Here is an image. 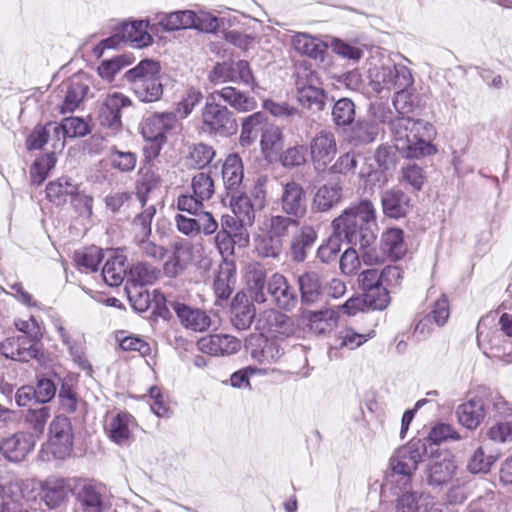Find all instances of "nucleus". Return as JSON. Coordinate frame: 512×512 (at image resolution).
Instances as JSON below:
<instances>
[{"label":"nucleus","instance_id":"f257e3e1","mask_svg":"<svg viewBox=\"0 0 512 512\" xmlns=\"http://www.w3.org/2000/svg\"><path fill=\"white\" fill-rule=\"evenodd\" d=\"M390 130L396 150L405 158H419L436 152L430 143L434 128L424 120L398 117L391 121Z\"/></svg>","mask_w":512,"mask_h":512},{"label":"nucleus","instance_id":"f03ea898","mask_svg":"<svg viewBox=\"0 0 512 512\" xmlns=\"http://www.w3.org/2000/svg\"><path fill=\"white\" fill-rule=\"evenodd\" d=\"M332 227L352 245L367 246L376 239V211L369 200L360 201L334 219Z\"/></svg>","mask_w":512,"mask_h":512},{"label":"nucleus","instance_id":"7ed1b4c3","mask_svg":"<svg viewBox=\"0 0 512 512\" xmlns=\"http://www.w3.org/2000/svg\"><path fill=\"white\" fill-rule=\"evenodd\" d=\"M291 225H297V222L280 215L265 219L255 239L258 254L266 258L278 257L282 252L284 238L288 235Z\"/></svg>","mask_w":512,"mask_h":512},{"label":"nucleus","instance_id":"20e7f679","mask_svg":"<svg viewBox=\"0 0 512 512\" xmlns=\"http://www.w3.org/2000/svg\"><path fill=\"white\" fill-rule=\"evenodd\" d=\"M486 405L491 409L493 422L487 431V437L495 443L512 442V403L498 392H489Z\"/></svg>","mask_w":512,"mask_h":512},{"label":"nucleus","instance_id":"39448f33","mask_svg":"<svg viewBox=\"0 0 512 512\" xmlns=\"http://www.w3.org/2000/svg\"><path fill=\"white\" fill-rule=\"evenodd\" d=\"M73 432L70 420L65 416H56L49 427V440L41 450L39 457L43 461L51 458L63 460L71 455Z\"/></svg>","mask_w":512,"mask_h":512},{"label":"nucleus","instance_id":"423d86ee","mask_svg":"<svg viewBox=\"0 0 512 512\" xmlns=\"http://www.w3.org/2000/svg\"><path fill=\"white\" fill-rule=\"evenodd\" d=\"M201 116L204 130L209 134L229 137L237 133L238 124L234 114L216 100L207 98Z\"/></svg>","mask_w":512,"mask_h":512},{"label":"nucleus","instance_id":"0eeeda50","mask_svg":"<svg viewBox=\"0 0 512 512\" xmlns=\"http://www.w3.org/2000/svg\"><path fill=\"white\" fill-rule=\"evenodd\" d=\"M424 447L418 443H412L406 447L398 449L390 458V467L392 477L403 486L410 483L418 464L422 460Z\"/></svg>","mask_w":512,"mask_h":512},{"label":"nucleus","instance_id":"6e6552de","mask_svg":"<svg viewBox=\"0 0 512 512\" xmlns=\"http://www.w3.org/2000/svg\"><path fill=\"white\" fill-rule=\"evenodd\" d=\"M208 80L215 85L226 82L241 83L253 91L258 87L249 63L245 60L216 63L208 74Z\"/></svg>","mask_w":512,"mask_h":512},{"label":"nucleus","instance_id":"1a4fd4ad","mask_svg":"<svg viewBox=\"0 0 512 512\" xmlns=\"http://www.w3.org/2000/svg\"><path fill=\"white\" fill-rule=\"evenodd\" d=\"M256 328L261 335L274 339L292 337L298 330L297 325L289 316L274 309L260 313L256 321Z\"/></svg>","mask_w":512,"mask_h":512},{"label":"nucleus","instance_id":"9d476101","mask_svg":"<svg viewBox=\"0 0 512 512\" xmlns=\"http://www.w3.org/2000/svg\"><path fill=\"white\" fill-rule=\"evenodd\" d=\"M130 105L131 100L122 93L107 94L98 101L97 119L100 125L110 129L112 133L118 132L122 127L121 110Z\"/></svg>","mask_w":512,"mask_h":512},{"label":"nucleus","instance_id":"9b49d317","mask_svg":"<svg viewBox=\"0 0 512 512\" xmlns=\"http://www.w3.org/2000/svg\"><path fill=\"white\" fill-rule=\"evenodd\" d=\"M75 497L82 512H105L110 507L106 486L93 481H82L76 487Z\"/></svg>","mask_w":512,"mask_h":512},{"label":"nucleus","instance_id":"f8f14e48","mask_svg":"<svg viewBox=\"0 0 512 512\" xmlns=\"http://www.w3.org/2000/svg\"><path fill=\"white\" fill-rule=\"evenodd\" d=\"M148 26L149 23L145 20L123 23L118 32L114 36L103 40L102 44L106 48H112L123 41L133 47H146L152 43V37L147 31Z\"/></svg>","mask_w":512,"mask_h":512},{"label":"nucleus","instance_id":"ddd939ff","mask_svg":"<svg viewBox=\"0 0 512 512\" xmlns=\"http://www.w3.org/2000/svg\"><path fill=\"white\" fill-rule=\"evenodd\" d=\"M35 444L33 434L17 432L0 441V454L10 462L19 463L33 451Z\"/></svg>","mask_w":512,"mask_h":512},{"label":"nucleus","instance_id":"4468645a","mask_svg":"<svg viewBox=\"0 0 512 512\" xmlns=\"http://www.w3.org/2000/svg\"><path fill=\"white\" fill-rule=\"evenodd\" d=\"M178 126L177 116L173 112L155 113L145 118L141 124V133L146 140L162 143L167 132Z\"/></svg>","mask_w":512,"mask_h":512},{"label":"nucleus","instance_id":"2eb2a0df","mask_svg":"<svg viewBox=\"0 0 512 512\" xmlns=\"http://www.w3.org/2000/svg\"><path fill=\"white\" fill-rule=\"evenodd\" d=\"M0 351L6 358L27 362L38 357L40 342L32 341L27 336L11 337L0 344Z\"/></svg>","mask_w":512,"mask_h":512},{"label":"nucleus","instance_id":"dca6fc26","mask_svg":"<svg viewBox=\"0 0 512 512\" xmlns=\"http://www.w3.org/2000/svg\"><path fill=\"white\" fill-rule=\"evenodd\" d=\"M89 90V80L84 75H74L61 85L64 94L60 107L61 113L74 111L83 101Z\"/></svg>","mask_w":512,"mask_h":512},{"label":"nucleus","instance_id":"f3484780","mask_svg":"<svg viewBox=\"0 0 512 512\" xmlns=\"http://www.w3.org/2000/svg\"><path fill=\"white\" fill-rule=\"evenodd\" d=\"M374 71L375 81L389 89H407L413 84L412 74L404 65H386Z\"/></svg>","mask_w":512,"mask_h":512},{"label":"nucleus","instance_id":"a211bd4d","mask_svg":"<svg viewBox=\"0 0 512 512\" xmlns=\"http://www.w3.org/2000/svg\"><path fill=\"white\" fill-rule=\"evenodd\" d=\"M170 305L185 328L203 332L211 326V318L205 311L180 302H171Z\"/></svg>","mask_w":512,"mask_h":512},{"label":"nucleus","instance_id":"6ab92c4d","mask_svg":"<svg viewBox=\"0 0 512 512\" xmlns=\"http://www.w3.org/2000/svg\"><path fill=\"white\" fill-rule=\"evenodd\" d=\"M198 344L201 351L214 356L235 354L241 348V341L227 334H213L203 337Z\"/></svg>","mask_w":512,"mask_h":512},{"label":"nucleus","instance_id":"aec40b11","mask_svg":"<svg viewBox=\"0 0 512 512\" xmlns=\"http://www.w3.org/2000/svg\"><path fill=\"white\" fill-rule=\"evenodd\" d=\"M267 291L272 296L276 305L285 310H290L297 303V296L287 279L280 273H274L267 283Z\"/></svg>","mask_w":512,"mask_h":512},{"label":"nucleus","instance_id":"412c9836","mask_svg":"<svg viewBox=\"0 0 512 512\" xmlns=\"http://www.w3.org/2000/svg\"><path fill=\"white\" fill-rule=\"evenodd\" d=\"M371 337V334H358L352 330H344L339 334L334 335V337L327 343L328 350L327 356L329 360H339L342 358V350L349 349L354 350L363 343L367 341V339Z\"/></svg>","mask_w":512,"mask_h":512},{"label":"nucleus","instance_id":"4be33fe9","mask_svg":"<svg viewBox=\"0 0 512 512\" xmlns=\"http://www.w3.org/2000/svg\"><path fill=\"white\" fill-rule=\"evenodd\" d=\"M70 489L69 480L49 477L42 485V499L50 509L58 508L67 501Z\"/></svg>","mask_w":512,"mask_h":512},{"label":"nucleus","instance_id":"5701e85b","mask_svg":"<svg viewBox=\"0 0 512 512\" xmlns=\"http://www.w3.org/2000/svg\"><path fill=\"white\" fill-rule=\"evenodd\" d=\"M217 97L238 112H249L257 108V101L254 97H250L232 86L223 87L209 95L210 100H216Z\"/></svg>","mask_w":512,"mask_h":512},{"label":"nucleus","instance_id":"b1692460","mask_svg":"<svg viewBox=\"0 0 512 512\" xmlns=\"http://www.w3.org/2000/svg\"><path fill=\"white\" fill-rule=\"evenodd\" d=\"M256 316V309L246 295L237 294L231 305V322L238 330H247Z\"/></svg>","mask_w":512,"mask_h":512},{"label":"nucleus","instance_id":"393cba45","mask_svg":"<svg viewBox=\"0 0 512 512\" xmlns=\"http://www.w3.org/2000/svg\"><path fill=\"white\" fill-rule=\"evenodd\" d=\"M245 281L248 290L253 294L257 303L266 301V269L260 263H249L245 268Z\"/></svg>","mask_w":512,"mask_h":512},{"label":"nucleus","instance_id":"a878e982","mask_svg":"<svg viewBox=\"0 0 512 512\" xmlns=\"http://www.w3.org/2000/svg\"><path fill=\"white\" fill-rule=\"evenodd\" d=\"M458 421L467 429H476L485 417V403L481 398H473L461 404L456 411Z\"/></svg>","mask_w":512,"mask_h":512},{"label":"nucleus","instance_id":"bb28decb","mask_svg":"<svg viewBox=\"0 0 512 512\" xmlns=\"http://www.w3.org/2000/svg\"><path fill=\"white\" fill-rule=\"evenodd\" d=\"M383 212L388 217L400 218L410 210V198L401 190H386L381 197Z\"/></svg>","mask_w":512,"mask_h":512},{"label":"nucleus","instance_id":"cd10ccee","mask_svg":"<svg viewBox=\"0 0 512 512\" xmlns=\"http://www.w3.org/2000/svg\"><path fill=\"white\" fill-rule=\"evenodd\" d=\"M54 326L61 342L67 347L73 361L83 370L90 369V363L85 355L84 343L81 340L75 339L59 320L54 323Z\"/></svg>","mask_w":512,"mask_h":512},{"label":"nucleus","instance_id":"c85d7f7f","mask_svg":"<svg viewBox=\"0 0 512 512\" xmlns=\"http://www.w3.org/2000/svg\"><path fill=\"white\" fill-rule=\"evenodd\" d=\"M222 178L227 190L238 191L244 178L243 162L238 154L227 156L222 166Z\"/></svg>","mask_w":512,"mask_h":512},{"label":"nucleus","instance_id":"c756f323","mask_svg":"<svg viewBox=\"0 0 512 512\" xmlns=\"http://www.w3.org/2000/svg\"><path fill=\"white\" fill-rule=\"evenodd\" d=\"M282 209L296 217H302L306 212L303 190L295 182L287 183L284 187Z\"/></svg>","mask_w":512,"mask_h":512},{"label":"nucleus","instance_id":"7c9ffc66","mask_svg":"<svg viewBox=\"0 0 512 512\" xmlns=\"http://www.w3.org/2000/svg\"><path fill=\"white\" fill-rule=\"evenodd\" d=\"M135 420L128 413H119L112 417L107 425L110 439L117 444H125L130 439Z\"/></svg>","mask_w":512,"mask_h":512},{"label":"nucleus","instance_id":"2f4dec72","mask_svg":"<svg viewBox=\"0 0 512 512\" xmlns=\"http://www.w3.org/2000/svg\"><path fill=\"white\" fill-rule=\"evenodd\" d=\"M358 282L363 294H371L375 299L386 298L385 308L390 303L389 292L382 286L381 275L378 269H367L360 273Z\"/></svg>","mask_w":512,"mask_h":512},{"label":"nucleus","instance_id":"473e14b6","mask_svg":"<svg viewBox=\"0 0 512 512\" xmlns=\"http://www.w3.org/2000/svg\"><path fill=\"white\" fill-rule=\"evenodd\" d=\"M433 500L428 494L417 492L403 493L397 500V512H430Z\"/></svg>","mask_w":512,"mask_h":512},{"label":"nucleus","instance_id":"72a5a7b5","mask_svg":"<svg viewBox=\"0 0 512 512\" xmlns=\"http://www.w3.org/2000/svg\"><path fill=\"white\" fill-rule=\"evenodd\" d=\"M386 298H377L371 294H363L349 298L343 305L338 306V309L344 311L348 316H354L358 312H364L366 309L371 310H384Z\"/></svg>","mask_w":512,"mask_h":512},{"label":"nucleus","instance_id":"f704fd0d","mask_svg":"<svg viewBox=\"0 0 512 512\" xmlns=\"http://www.w3.org/2000/svg\"><path fill=\"white\" fill-rule=\"evenodd\" d=\"M456 465L448 456L433 459L429 464L428 480L431 485H443L449 482L455 472Z\"/></svg>","mask_w":512,"mask_h":512},{"label":"nucleus","instance_id":"c9c22d12","mask_svg":"<svg viewBox=\"0 0 512 512\" xmlns=\"http://www.w3.org/2000/svg\"><path fill=\"white\" fill-rule=\"evenodd\" d=\"M125 77L131 83V87H134V84L138 82L145 83L152 81V79L161 78V66L156 61L145 59L128 70Z\"/></svg>","mask_w":512,"mask_h":512},{"label":"nucleus","instance_id":"e433bc0d","mask_svg":"<svg viewBox=\"0 0 512 512\" xmlns=\"http://www.w3.org/2000/svg\"><path fill=\"white\" fill-rule=\"evenodd\" d=\"M380 245L391 260L401 259L406 253L401 229L392 228L385 231L382 234Z\"/></svg>","mask_w":512,"mask_h":512},{"label":"nucleus","instance_id":"4c0bfd02","mask_svg":"<svg viewBox=\"0 0 512 512\" xmlns=\"http://www.w3.org/2000/svg\"><path fill=\"white\" fill-rule=\"evenodd\" d=\"M267 127V117L263 112H256L242 121V130L240 135V143L242 146H249L253 143L259 132L264 131Z\"/></svg>","mask_w":512,"mask_h":512},{"label":"nucleus","instance_id":"58836bf2","mask_svg":"<svg viewBox=\"0 0 512 512\" xmlns=\"http://www.w3.org/2000/svg\"><path fill=\"white\" fill-rule=\"evenodd\" d=\"M235 282V264L231 260L222 261L213 287L218 298L227 299L232 293L231 284Z\"/></svg>","mask_w":512,"mask_h":512},{"label":"nucleus","instance_id":"ea45409f","mask_svg":"<svg viewBox=\"0 0 512 512\" xmlns=\"http://www.w3.org/2000/svg\"><path fill=\"white\" fill-rule=\"evenodd\" d=\"M77 190V184L64 176L50 182L46 187V194L51 202L60 205L65 203L69 196L75 195Z\"/></svg>","mask_w":512,"mask_h":512},{"label":"nucleus","instance_id":"a19ab883","mask_svg":"<svg viewBox=\"0 0 512 512\" xmlns=\"http://www.w3.org/2000/svg\"><path fill=\"white\" fill-rule=\"evenodd\" d=\"M127 275L126 258L123 255H116L109 258L103 269L104 281L112 287L119 286Z\"/></svg>","mask_w":512,"mask_h":512},{"label":"nucleus","instance_id":"79ce46f5","mask_svg":"<svg viewBox=\"0 0 512 512\" xmlns=\"http://www.w3.org/2000/svg\"><path fill=\"white\" fill-rule=\"evenodd\" d=\"M214 244L220 255L223 257V261L228 260L229 257L235 253V246L246 247L249 244V239L245 236L233 235L230 233H224L217 231L214 237Z\"/></svg>","mask_w":512,"mask_h":512},{"label":"nucleus","instance_id":"37998d69","mask_svg":"<svg viewBox=\"0 0 512 512\" xmlns=\"http://www.w3.org/2000/svg\"><path fill=\"white\" fill-rule=\"evenodd\" d=\"M160 276V270L151 264L139 262L130 268L129 281L133 286L143 287L153 284Z\"/></svg>","mask_w":512,"mask_h":512},{"label":"nucleus","instance_id":"c03bdc74","mask_svg":"<svg viewBox=\"0 0 512 512\" xmlns=\"http://www.w3.org/2000/svg\"><path fill=\"white\" fill-rule=\"evenodd\" d=\"M317 239V232L309 226L302 228L301 233L297 236L291 244L292 259L296 262H302L306 258V251Z\"/></svg>","mask_w":512,"mask_h":512},{"label":"nucleus","instance_id":"a18cd8bd","mask_svg":"<svg viewBox=\"0 0 512 512\" xmlns=\"http://www.w3.org/2000/svg\"><path fill=\"white\" fill-rule=\"evenodd\" d=\"M231 207L233 213L241 220V222L251 225L255 217V203L251 199L239 191H234L231 196Z\"/></svg>","mask_w":512,"mask_h":512},{"label":"nucleus","instance_id":"49530a36","mask_svg":"<svg viewBox=\"0 0 512 512\" xmlns=\"http://www.w3.org/2000/svg\"><path fill=\"white\" fill-rule=\"evenodd\" d=\"M301 299L305 304H313L320 298V277L316 272L305 273L299 277Z\"/></svg>","mask_w":512,"mask_h":512},{"label":"nucleus","instance_id":"de8ad7c7","mask_svg":"<svg viewBox=\"0 0 512 512\" xmlns=\"http://www.w3.org/2000/svg\"><path fill=\"white\" fill-rule=\"evenodd\" d=\"M379 134V126L374 121L358 120L351 129V140L355 144H369Z\"/></svg>","mask_w":512,"mask_h":512},{"label":"nucleus","instance_id":"09e8293b","mask_svg":"<svg viewBox=\"0 0 512 512\" xmlns=\"http://www.w3.org/2000/svg\"><path fill=\"white\" fill-rule=\"evenodd\" d=\"M215 150L205 143L194 144L189 147L187 165L192 168H204L214 158Z\"/></svg>","mask_w":512,"mask_h":512},{"label":"nucleus","instance_id":"8fccbe9b","mask_svg":"<svg viewBox=\"0 0 512 512\" xmlns=\"http://www.w3.org/2000/svg\"><path fill=\"white\" fill-rule=\"evenodd\" d=\"M156 209L153 205L145 207L143 211L138 214L131 223L132 233L134 240L149 238L151 235V222L155 216Z\"/></svg>","mask_w":512,"mask_h":512},{"label":"nucleus","instance_id":"3c124183","mask_svg":"<svg viewBox=\"0 0 512 512\" xmlns=\"http://www.w3.org/2000/svg\"><path fill=\"white\" fill-rule=\"evenodd\" d=\"M136 97L146 103L159 100L163 94V84L161 78L152 79L145 83L138 82L131 87Z\"/></svg>","mask_w":512,"mask_h":512},{"label":"nucleus","instance_id":"603ef678","mask_svg":"<svg viewBox=\"0 0 512 512\" xmlns=\"http://www.w3.org/2000/svg\"><path fill=\"white\" fill-rule=\"evenodd\" d=\"M193 17L194 11L191 10L172 12L164 15L160 19L159 25H161L165 31L187 29L192 27Z\"/></svg>","mask_w":512,"mask_h":512},{"label":"nucleus","instance_id":"864d4df0","mask_svg":"<svg viewBox=\"0 0 512 512\" xmlns=\"http://www.w3.org/2000/svg\"><path fill=\"white\" fill-rule=\"evenodd\" d=\"M319 79L316 75H311L307 84L298 88V101L306 108L316 105L320 108V89L318 87Z\"/></svg>","mask_w":512,"mask_h":512},{"label":"nucleus","instance_id":"5fc2aeb1","mask_svg":"<svg viewBox=\"0 0 512 512\" xmlns=\"http://www.w3.org/2000/svg\"><path fill=\"white\" fill-rule=\"evenodd\" d=\"M50 416V409L46 406H39L27 411L25 415V423L33 430L32 434L35 438L43 434Z\"/></svg>","mask_w":512,"mask_h":512},{"label":"nucleus","instance_id":"6e6d98bb","mask_svg":"<svg viewBox=\"0 0 512 512\" xmlns=\"http://www.w3.org/2000/svg\"><path fill=\"white\" fill-rule=\"evenodd\" d=\"M161 184V177L154 170L147 168L141 171L140 178L138 180L137 195L142 206L146 204V195Z\"/></svg>","mask_w":512,"mask_h":512},{"label":"nucleus","instance_id":"4d7b16f0","mask_svg":"<svg viewBox=\"0 0 512 512\" xmlns=\"http://www.w3.org/2000/svg\"><path fill=\"white\" fill-rule=\"evenodd\" d=\"M191 188L193 194L203 202L210 200L215 193L214 180L211 175L206 172H199L193 176Z\"/></svg>","mask_w":512,"mask_h":512},{"label":"nucleus","instance_id":"13d9d810","mask_svg":"<svg viewBox=\"0 0 512 512\" xmlns=\"http://www.w3.org/2000/svg\"><path fill=\"white\" fill-rule=\"evenodd\" d=\"M294 49L301 55L316 59L319 55L318 39L308 33L298 32L292 37Z\"/></svg>","mask_w":512,"mask_h":512},{"label":"nucleus","instance_id":"bf43d9fd","mask_svg":"<svg viewBox=\"0 0 512 512\" xmlns=\"http://www.w3.org/2000/svg\"><path fill=\"white\" fill-rule=\"evenodd\" d=\"M55 127L58 132L64 131L69 138L84 137L90 133V127L88 123L79 117H68L65 118L61 124L55 122Z\"/></svg>","mask_w":512,"mask_h":512},{"label":"nucleus","instance_id":"052dcab7","mask_svg":"<svg viewBox=\"0 0 512 512\" xmlns=\"http://www.w3.org/2000/svg\"><path fill=\"white\" fill-rule=\"evenodd\" d=\"M102 257V250L98 247L92 246L81 251H77L74 259L79 267L84 268L86 271L94 272L97 270Z\"/></svg>","mask_w":512,"mask_h":512},{"label":"nucleus","instance_id":"680f3d73","mask_svg":"<svg viewBox=\"0 0 512 512\" xmlns=\"http://www.w3.org/2000/svg\"><path fill=\"white\" fill-rule=\"evenodd\" d=\"M202 92L194 87L185 89L180 101L177 103L176 111L181 118H186L193 109L202 101Z\"/></svg>","mask_w":512,"mask_h":512},{"label":"nucleus","instance_id":"e2e57ef3","mask_svg":"<svg viewBox=\"0 0 512 512\" xmlns=\"http://www.w3.org/2000/svg\"><path fill=\"white\" fill-rule=\"evenodd\" d=\"M56 157L54 153L39 157L31 167V179L33 183L40 185L48 176V172L54 168Z\"/></svg>","mask_w":512,"mask_h":512},{"label":"nucleus","instance_id":"0e129e2a","mask_svg":"<svg viewBox=\"0 0 512 512\" xmlns=\"http://www.w3.org/2000/svg\"><path fill=\"white\" fill-rule=\"evenodd\" d=\"M400 183L411 186L414 190L419 191L425 181V174L417 164H407L401 168Z\"/></svg>","mask_w":512,"mask_h":512},{"label":"nucleus","instance_id":"69168bd1","mask_svg":"<svg viewBox=\"0 0 512 512\" xmlns=\"http://www.w3.org/2000/svg\"><path fill=\"white\" fill-rule=\"evenodd\" d=\"M322 46L331 48L336 54L352 60H359L363 54L361 49L351 46L339 39L328 36L322 40Z\"/></svg>","mask_w":512,"mask_h":512},{"label":"nucleus","instance_id":"338daca9","mask_svg":"<svg viewBox=\"0 0 512 512\" xmlns=\"http://www.w3.org/2000/svg\"><path fill=\"white\" fill-rule=\"evenodd\" d=\"M283 351L279 345L274 341L268 339L263 340V345L260 349H253L251 356L259 363H272L280 358Z\"/></svg>","mask_w":512,"mask_h":512},{"label":"nucleus","instance_id":"774afa93","mask_svg":"<svg viewBox=\"0 0 512 512\" xmlns=\"http://www.w3.org/2000/svg\"><path fill=\"white\" fill-rule=\"evenodd\" d=\"M359 177L364 181V190L373 192L375 186H383L387 182L385 170L374 169L371 164L361 168Z\"/></svg>","mask_w":512,"mask_h":512}]
</instances>
